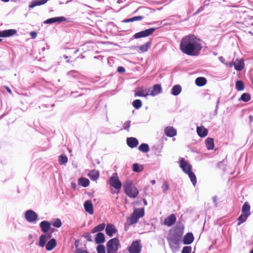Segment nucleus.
Segmentation results:
<instances>
[{"instance_id":"nucleus-44","label":"nucleus","mask_w":253,"mask_h":253,"mask_svg":"<svg viewBox=\"0 0 253 253\" xmlns=\"http://www.w3.org/2000/svg\"><path fill=\"white\" fill-rule=\"evenodd\" d=\"M97 253H106L105 247L102 245H99L97 247Z\"/></svg>"},{"instance_id":"nucleus-37","label":"nucleus","mask_w":253,"mask_h":253,"mask_svg":"<svg viewBox=\"0 0 253 253\" xmlns=\"http://www.w3.org/2000/svg\"><path fill=\"white\" fill-rule=\"evenodd\" d=\"M187 174L188 175L193 184L195 186L197 182V179L195 174L192 172V171Z\"/></svg>"},{"instance_id":"nucleus-19","label":"nucleus","mask_w":253,"mask_h":253,"mask_svg":"<svg viewBox=\"0 0 253 253\" xmlns=\"http://www.w3.org/2000/svg\"><path fill=\"white\" fill-rule=\"evenodd\" d=\"M162 92V87L160 84H155L153 87V89L151 92V93L149 94L150 95H151L152 96H155L158 95V94Z\"/></svg>"},{"instance_id":"nucleus-38","label":"nucleus","mask_w":253,"mask_h":253,"mask_svg":"<svg viewBox=\"0 0 253 253\" xmlns=\"http://www.w3.org/2000/svg\"><path fill=\"white\" fill-rule=\"evenodd\" d=\"M47 240L44 235H42L40 237L39 246L41 247H43L45 245Z\"/></svg>"},{"instance_id":"nucleus-3","label":"nucleus","mask_w":253,"mask_h":253,"mask_svg":"<svg viewBox=\"0 0 253 253\" xmlns=\"http://www.w3.org/2000/svg\"><path fill=\"white\" fill-rule=\"evenodd\" d=\"M123 187L126 194L130 198H135L139 194L138 189L131 180H127L124 183Z\"/></svg>"},{"instance_id":"nucleus-33","label":"nucleus","mask_w":253,"mask_h":253,"mask_svg":"<svg viewBox=\"0 0 253 253\" xmlns=\"http://www.w3.org/2000/svg\"><path fill=\"white\" fill-rule=\"evenodd\" d=\"M105 226V223H102L98 225L97 226L95 227L92 230L91 232L92 233H96L97 232L101 231L103 230Z\"/></svg>"},{"instance_id":"nucleus-50","label":"nucleus","mask_w":253,"mask_h":253,"mask_svg":"<svg viewBox=\"0 0 253 253\" xmlns=\"http://www.w3.org/2000/svg\"><path fill=\"white\" fill-rule=\"evenodd\" d=\"M129 127H130V122H126L124 124L123 127H124V129H126L127 131H128Z\"/></svg>"},{"instance_id":"nucleus-40","label":"nucleus","mask_w":253,"mask_h":253,"mask_svg":"<svg viewBox=\"0 0 253 253\" xmlns=\"http://www.w3.org/2000/svg\"><path fill=\"white\" fill-rule=\"evenodd\" d=\"M141 101L139 99H136L132 102V105L135 109H139L142 106Z\"/></svg>"},{"instance_id":"nucleus-49","label":"nucleus","mask_w":253,"mask_h":253,"mask_svg":"<svg viewBox=\"0 0 253 253\" xmlns=\"http://www.w3.org/2000/svg\"><path fill=\"white\" fill-rule=\"evenodd\" d=\"M53 23H55L54 17L48 19L44 21L45 24H52Z\"/></svg>"},{"instance_id":"nucleus-7","label":"nucleus","mask_w":253,"mask_h":253,"mask_svg":"<svg viewBox=\"0 0 253 253\" xmlns=\"http://www.w3.org/2000/svg\"><path fill=\"white\" fill-rule=\"evenodd\" d=\"M229 66L230 67L234 66L237 71H241L244 67V62L242 59H233L229 63Z\"/></svg>"},{"instance_id":"nucleus-22","label":"nucleus","mask_w":253,"mask_h":253,"mask_svg":"<svg viewBox=\"0 0 253 253\" xmlns=\"http://www.w3.org/2000/svg\"><path fill=\"white\" fill-rule=\"evenodd\" d=\"M99 173L97 170H90L88 174V177L92 180H96L99 177Z\"/></svg>"},{"instance_id":"nucleus-30","label":"nucleus","mask_w":253,"mask_h":253,"mask_svg":"<svg viewBox=\"0 0 253 253\" xmlns=\"http://www.w3.org/2000/svg\"><path fill=\"white\" fill-rule=\"evenodd\" d=\"M249 216L247 214H244V213H242L239 216V217L238 218L237 220L238 221V225H240V224H241L242 223H244V222H245L248 217H249Z\"/></svg>"},{"instance_id":"nucleus-20","label":"nucleus","mask_w":253,"mask_h":253,"mask_svg":"<svg viewBox=\"0 0 253 253\" xmlns=\"http://www.w3.org/2000/svg\"><path fill=\"white\" fill-rule=\"evenodd\" d=\"M56 246V240L54 238L50 239L46 245V249L47 251L52 250Z\"/></svg>"},{"instance_id":"nucleus-18","label":"nucleus","mask_w":253,"mask_h":253,"mask_svg":"<svg viewBox=\"0 0 253 253\" xmlns=\"http://www.w3.org/2000/svg\"><path fill=\"white\" fill-rule=\"evenodd\" d=\"M197 132L199 136L204 137L208 135V129L203 126H197Z\"/></svg>"},{"instance_id":"nucleus-39","label":"nucleus","mask_w":253,"mask_h":253,"mask_svg":"<svg viewBox=\"0 0 253 253\" xmlns=\"http://www.w3.org/2000/svg\"><path fill=\"white\" fill-rule=\"evenodd\" d=\"M244 84L242 81H238L236 83V88L238 91L243 90L244 89Z\"/></svg>"},{"instance_id":"nucleus-27","label":"nucleus","mask_w":253,"mask_h":253,"mask_svg":"<svg viewBox=\"0 0 253 253\" xmlns=\"http://www.w3.org/2000/svg\"><path fill=\"white\" fill-rule=\"evenodd\" d=\"M143 19V16H134L130 18L126 19L123 21V23H128V22H132L135 21H140Z\"/></svg>"},{"instance_id":"nucleus-28","label":"nucleus","mask_w":253,"mask_h":253,"mask_svg":"<svg viewBox=\"0 0 253 253\" xmlns=\"http://www.w3.org/2000/svg\"><path fill=\"white\" fill-rule=\"evenodd\" d=\"M181 91V87L179 85H175L173 86L171 90V93L176 96L178 95Z\"/></svg>"},{"instance_id":"nucleus-9","label":"nucleus","mask_w":253,"mask_h":253,"mask_svg":"<svg viewBox=\"0 0 253 253\" xmlns=\"http://www.w3.org/2000/svg\"><path fill=\"white\" fill-rule=\"evenodd\" d=\"M110 185L116 189L120 190L122 187V183L118 177L117 176H112L109 179Z\"/></svg>"},{"instance_id":"nucleus-53","label":"nucleus","mask_w":253,"mask_h":253,"mask_svg":"<svg viewBox=\"0 0 253 253\" xmlns=\"http://www.w3.org/2000/svg\"><path fill=\"white\" fill-rule=\"evenodd\" d=\"M125 69L122 66H120L117 68V71L119 73H123L125 72Z\"/></svg>"},{"instance_id":"nucleus-24","label":"nucleus","mask_w":253,"mask_h":253,"mask_svg":"<svg viewBox=\"0 0 253 253\" xmlns=\"http://www.w3.org/2000/svg\"><path fill=\"white\" fill-rule=\"evenodd\" d=\"M250 209L251 207L249 204L248 202H245L242 208V213L246 214L250 216L251 214Z\"/></svg>"},{"instance_id":"nucleus-5","label":"nucleus","mask_w":253,"mask_h":253,"mask_svg":"<svg viewBox=\"0 0 253 253\" xmlns=\"http://www.w3.org/2000/svg\"><path fill=\"white\" fill-rule=\"evenodd\" d=\"M120 247V241L117 238L111 239L106 244L107 253H116Z\"/></svg>"},{"instance_id":"nucleus-43","label":"nucleus","mask_w":253,"mask_h":253,"mask_svg":"<svg viewBox=\"0 0 253 253\" xmlns=\"http://www.w3.org/2000/svg\"><path fill=\"white\" fill-rule=\"evenodd\" d=\"M146 37H148L153 34V33L155 31V29L153 28L146 29L144 31H142Z\"/></svg>"},{"instance_id":"nucleus-17","label":"nucleus","mask_w":253,"mask_h":253,"mask_svg":"<svg viewBox=\"0 0 253 253\" xmlns=\"http://www.w3.org/2000/svg\"><path fill=\"white\" fill-rule=\"evenodd\" d=\"M40 225L42 231L44 233H47L51 227L50 223L47 221H42Z\"/></svg>"},{"instance_id":"nucleus-6","label":"nucleus","mask_w":253,"mask_h":253,"mask_svg":"<svg viewBox=\"0 0 253 253\" xmlns=\"http://www.w3.org/2000/svg\"><path fill=\"white\" fill-rule=\"evenodd\" d=\"M142 250L140 240H136L132 242L127 250L129 253H140Z\"/></svg>"},{"instance_id":"nucleus-42","label":"nucleus","mask_w":253,"mask_h":253,"mask_svg":"<svg viewBox=\"0 0 253 253\" xmlns=\"http://www.w3.org/2000/svg\"><path fill=\"white\" fill-rule=\"evenodd\" d=\"M52 225L55 227L59 228L61 226L62 223L60 219L57 218L53 221Z\"/></svg>"},{"instance_id":"nucleus-15","label":"nucleus","mask_w":253,"mask_h":253,"mask_svg":"<svg viewBox=\"0 0 253 253\" xmlns=\"http://www.w3.org/2000/svg\"><path fill=\"white\" fill-rule=\"evenodd\" d=\"M194 241V236L192 233H187L183 238V242L185 245L191 244Z\"/></svg>"},{"instance_id":"nucleus-13","label":"nucleus","mask_w":253,"mask_h":253,"mask_svg":"<svg viewBox=\"0 0 253 253\" xmlns=\"http://www.w3.org/2000/svg\"><path fill=\"white\" fill-rule=\"evenodd\" d=\"M84 208L85 211L89 214L92 215L94 213V210L92 202L90 200L86 201L84 203Z\"/></svg>"},{"instance_id":"nucleus-10","label":"nucleus","mask_w":253,"mask_h":253,"mask_svg":"<svg viewBox=\"0 0 253 253\" xmlns=\"http://www.w3.org/2000/svg\"><path fill=\"white\" fill-rule=\"evenodd\" d=\"M176 217L174 214H171L165 218L164 220V224L170 227L173 225L176 222Z\"/></svg>"},{"instance_id":"nucleus-36","label":"nucleus","mask_w":253,"mask_h":253,"mask_svg":"<svg viewBox=\"0 0 253 253\" xmlns=\"http://www.w3.org/2000/svg\"><path fill=\"white\" fill-rule=\"evenodd\" d=\"M251 97V95L249 93H244L241 95V97L239 99V100H242L245 102H247L250 100Z\"/></svg>"},{"instance_id":"nucleus-60","label":"nucleus","mask_w":253,"mask_h":253,"mask_svg":"<svg viewBox=\"0 0 253 253\" xmlns=\"http://www.w3.org/2000/svg\"><path fill=\"white\" fill-rule=\"evenodd\" d=\"M3 31H0V37H4Z\"/></svg>"},{"instance_id":"nucleus-16","label":"nucleus","mask_w":253,"mask_h":253,"mask_svg":"<svg viewBox=\"0 0 253 253\" xmlns=\"http://www.w3.org/2000/svg\"><path fill=\"white\" fill-rule=\"evenodd\" d=\"M127 145L130 148H134L138 144V140L135 137H128L126 139Z\"/></svg>"},{"instance_id":"nucleus-61","label":"nucleus","mask_w":253,"mask_h":253,"mask_svg":"<svg viewBox=\"0 0 253 253\" xmlns=\"http://www.w3.org/2000/svg\"><path fill=\"white\" fill-rule=\"evenodd\" d=\"M203 7H201L197 11V12H200V11H202L203 10Z\"/></svg>"},{"instance_id":"nucleus-55","label":"nucleus","mask_w":253,"mask_h":253,"mask_svg":"<svg viewBox=\"0 0 253 253\" xmlns=\"http://www.w3.org/2000/svg\"><path fill=\"white\" fill-rule=\"evenodd\" d=\"M217 197L216 196H214L213 198H212V200H213V203H214L215 205L216 206L217 205Z\"/></svg>"},{"instance_id":"nucleus-35","label":"nucleus","mask_w":253,"mask_h":253,"mask_svg":"<svg viewBox=\"0 0 253 253\" xmlns=\"http://www.w3.org/2000/svg\"><path fill=\"white\" fill-rule=\"evenodd\" d=\"M132 169L135 172H139L143 170V167L142 165L135 163L133 165Z\"/></svg>"},{"instance_id":"nucleus-63","label":"nucleus","mask_w":253,"mask_h":253,"mask_svg":"<svg viewBox=\"0 0 253 253\" xmlns=\"http://www.w3.org/2000/svg\"><path fill=\"white\" fill-rule=\"evenodd\" d=\"M155 183H156V181H155V180H152L151 181V183H152L153 185L155 184Z\"/></svg>"},{"instance_id":"nucleus-2","label":"nucleus","mask_w":253,"mask_h":253,"mask_svg":"<svg viewBox=\"0 0 253 253\" xmlns=\"http://www.w3.org/2000/svg\"><path fill=\"white\" fill-rule=\"evenodd\" d=\"M184 226L181 222H178L176 225L169 231L167 237L169 245L172 251L177 249L183 234Z\"/></svg>"},{"instance_id":"nucleus-59","label":"nucleus","mask_w":253,"mask_h":253,"mask_svg":"<svg viewBox=\"0 0 253 253\" xmlns=\"http://www.w3.org/2000/svg\"><path fill=\"white\" fill-rule=\"evenodd\" d=\"M249 118L251 123L253 122V116H250Z\"/></svg>"},{"instance_id":"nucleus-64","label":"nucleus","mask_w":253,"mask_h":253,"mask_svg":"<svg viewBox=\"0 0 253 253\" xmlns=\"http://www.w3.org/2000/svg\"><path fill=\"white\" fill-rule=\"evenodd\" d=\"M251 80L252 84H253V76L251 77Z\"/></svg>"},{"instance_id":"nucleus-51","label":"nucleus","mask_w":253,"mask_h":253,"mask_svg":"<svg viewBox=\"0 0 253 253\" xmlns=\"http://www.w3.org/2000/svg\"><path fill=\"white\" fill-rule=\"evenodd\" d=\"M74 253H88V252L81 249H77L75 251Z\"/></svg>"},{"instance_id":"nucleus-46","label":"nucleus","mask_w":253,"mask_h":253,"mask_svg":"<svg viewBox=\"0 0 253 253\" xmlns=\"http://www.w3.org/2000/svg\"><path fill=\"white\" fill-rule=\"evenodd\" d=\"M192 248L191 246H185L182 249L181 253H191Z\"/></svg>"},{"instance_id":"nucleus-56","label":"nucleus","mask_w":253,"mask_h":253,"mask_svg":"<svg viewBox=\"0 0 253 253\" xmlns=\"http://www.w3.org/2000/svg\"><path fill=\"white\" fill-rule=\"evenodd\" d=\"M51 233H52V232H51L50 233H49L48 234L44 235V236L46 237V239L47 240H48L49 239H50L51 237Z\"/></svg>"},{"instance_id":"nucleus-1","label":"nucleus","mask_w":253,"mask_h":253,"mask_svg":"<svg viewBox=\"0 0 253 253\" xmlns=\"http://www.w3.org/2000/svg\"><path fill=\"white\" fill-rule=\"evenodd\" d=\"M202 47L201 39L191 34L183 37L179 45L181 51L190 56L198 55Z\"/></svg>"},{"instance_id":"nucleus-8","label":"nucleus","mask_w":253,"mask_h":253,"mask_svg":"<svg viewBox=\"0 0 253 253\" xmlns=\"http://www.w3.org/2000/svg\"><path fill=\"white\" fill-rule=\"evenodd\" d=\"M25 217L28 222H33L37 220L38 215L33 211L29 210L25 212Z\"/></svg>"},{"instance_id":"nucleus-57","label":"nucleus","mask_w":253,"mask_h":253,"mask_svg":"<svg viewBox=\"0 0 253 253\" xmlns=\"http://www.w3.org/2000/svg\"><path fill=\"white\" fill-rule=\"evenodd\" d=\"M4 87L6 89V90L10 94H12L11 90L7 86H4Z\"/></svg>"},{"instance_id":"nucleus-34","label":"nucleus","mask_w":253,"mask_h":253,"mask_svg":"<svg viewBox=\"0 0 253 253\" xmlns=\"http://www.w3.org/2000/svg\"><path fill=\"white\" fill-rule=\"evenodd\" d=\"M150 46H151V43L148 42L145 43V44L140 46L139 47V49L142 52H146L150 47Z\"/></svg>"},{"instance_id":"nucleus-47","label":"nucleus","mask_w":253,"mask_h":253,"mask_svg":"<svg viewBox=\"0 0 253 253\" xmlns=\"http://www.w3.org/2000/svg\"><path fill=\"white\" fill-rule=\"evenodd\" d=\"M143 33H144L143 32V31L137 33L134 35V37L136 39L141 38H143V37H146V36Z\"/></svg>"},{"instance_id":"nucleus-12","label":"nucleus","mask_w":253,"mask_h":253,"mask_svg":"<svg viewBox=\"0 0 253 253\" xmlns=\"http://www.w3.org/2000/svg\"><path fill=\"white\" fill-rule=\"evenodd\" d=\"M105 231L107 235L112 237L113 234L117 232V230L113 224H108L106 227Z\"/></svg>"},{"instance_id":"nucleus-25","label":"nucleus","mask_w":253,"mask_h":253,"mask_svg":"<svg viewBox=\"0 0 253 253\" xmlns=\"http://www.w3.org/2000/svg\"><path fill=\"white\" fill-rule=\"evenodd\" d=\"M207 82V79L204 77H198L195 80V84L198 86L205 85Z\"/></svg>"},{"instance_id":"nucleus-62","label":"nucleus","mask_w":253,"mask_h":253,"mask_svg":"<svg viewBox=\"0 0 253 253\" xmlns=\"http://www.w3.org/2000/svg\"><path fill=\"white\" fill-rule=\"evenodd\" d=\"M72 188L75 189L76 188V184L75 183H72Z\"/></svg>"},{"instance_id":"nucleus-41","label":"nucleus","mask_w":253,"mask_h":253,"mask_svg":"<svg viewBox=\"0 0 253 253\" xmlns=\"http://www.w3.org/2000/svg\"><path fill=\"white\" fill-rule=\"evenodd\" d=\"M68 158L66 156L60 155L59 157V163L60 165H64L67 163Z\"/></svg>"},{"instance_id":"nucleus-29","label":"nucleus","mask_w":253,"mask_h":253,"mask_svg":"<svg viewBox=\"0 0 253 253\" xmlns=\"http://www.w3.org/2000/svg\"><path fill=\"white\" fill-rule=\"evenodd\" d=\"M79 184L82 186L85 187L89 185V181L88 179L84 177H81L79 179Z\"/></svg>"},{"instance_id":"nucleus-54","label":"nucleus","mask_w":253,"mask_h":253,"mask_svg":"<svg viewBox=\"0 0 253 253\" xmlns=\"http://www.w3.org/2000/svg\"><path fill=\"white\" fill-rule=\"evenodd\" d=\"M30 36L32 39H35L37 36V33L35 31H32L30 33Z\"/></svg>"},{"instance_id":"nucleus-23","label":"nucleus","mask_w":253,"mask_h":253,"mask_svg":"<svg viewBox=\"0 0 253 253\" xmlns=\"http://www.w3.org/2000/svg\"><path fill=\"white\" fill-rule=\"evenodd\" d=\"M149 94L147 89H144L141 87L138 88V90L135 93L134 95L135 96L146 97Z\"/></svg>"},{"instance_id":"nucleus-32","label":"nucleus","mask_w":253,"mask_h":253,"mask_svg":"<svg viewBox=\"0 0 253 253\" xmlns=\"http://www.w3.org/2000/svg\"><path fill=\"white\" fill-rule=\"evenodd\" d=\"M4 37H8L15 35L16 31L14 29H10L3 31Z\"/></svg>"},{"instance_id":"nucleus-31","label":"nucleus","mask_w":253,"mask_h":253,"mask_svg":"<svg viewBox=\"0 0 253 253\" xmlns=\"http://www.w3.org/2000/svg\"><path fill=\"white\" fill-rule=\"evenodd\" d=\"M138 149L143 152L147 153L149 151L150 148L149 145L146 143H142L139 147Z\"/></svg>"},{"instance_id":"nucleus-4","label":"nucleus","mask_w":253,"mask_h":253,"mask_svg":"<svg viewBox=\"0 0 253 253\" xmlns=\"http://www.w3.org/2000/svg\"><path fill=\"white\" fill-rule=\"evenodd\" d=\"M144 215V210L143 208L135 209L133 213L126 219V223L128 225H131L138 221L140 217Z\"/></svg>"},{"instance_id":"nucleus-52","label":"nucleus","mask_w":253,"mask_h":253,"mask_svg":"<svg viewBox=\"0 0 253 253\" xmlns=\"http://www.w3.org/2000/svg\"><path fill=\"white\" fill-rule=\"evenodd\" d=\"M84 237L86 238L88 241H91V236L89 233H85L84 234Z\"/></svg>"},{"instance_id":"nucleus-14","label":"nucleus","mask_w":253,"mask_h":253,"mask_svg":"<svg viewBox=\"0 0 253 253\" xmlns=\"http://www.w3.org/2000/svg\"><path fill=\"white\" fill-rule=\"evenodd\" d=\"M165 133L169 137H172L175 136L177 134L176 130L172 126H167L165 128Z\"/></svg>"},{"instance_id":"nucleus-48","label":"nucleus","mask_w":253,"mask_h":253,"mask_svg":"<svg viewBox=\"0 0 253 253\" xmlns=\"http://www.w3.org/2000/svg\"><path fill=\"white\" fill-rule=\"evenodd\" d=\"M55 22L61 23L66 21V18L64 17H54Z\"/></svg>"},{"instance_id":"nucleus-11","label":"nucleus","mask_w":253,"mask_h":253,"mask_svg":"<svg viewBox=\"0 0 253 253\" xmlns=\"http://www.w3.org/2000/svg\"><path fill=\"white\" fill-rule=\"evenodd\" d=\"M180 168L186 173H188L191 171L192 166L185 161L184 159L182 158L180 160Z\"/></svg>"},{"instance_id":"nucleus-45","label":"nucleus","mask_w":253,"mask_h":253,"mask_svg":"<svg viewBox=\"0 0 253 253\" xmlns=\"http://www.w3.org/2000/svg\"><path fill=\"white\" fill-rule=\"evenodd\" d=\"M162 188L164 191V192L166 193V192L169 189V185L168 181H164L163 184L162 185Z\"/></svg>"},{"instance_id":"nucleus-58","label":"nucleus","mask_w":253,"mask_h":253,"mask_svg":"<svg viewBox=\"0 0 253 253\" xmlns=\"http://www.w3.org/2000/svg\"><path fill=\"white\" fill-rule=\"evenodd\" d=\"M219 60H220L222 63H224L225 59H224V58L223 57H222V56L219 57Z\"/></svg>"},{"instance_id":"nucleus-26","label":"nucleus","mask_w":253,"mask_h":253,"mask_svg":"<svg viewBox=\"0 0 253 253\" xmlns=\"http://www.w3.org/2000/svg\"><path fill=\"white\" fill-rule=\"evenodd\" d=\"M105 241V236L103 233L99 232L96 234L95 242L97 244H101Z\"/></svg>"},{"instance_id":"nucleus-21","label":"nucleus","mask_w":253,"mask_h":253,"mask_svg":"<svg viewBox=\"0 0 253 253\" xmlns=\"http://www.w3.org/2000/svg\"><path fill=\"white\" fill-rule=\"evenodd\" d=\"M205 144L208 150H213L214 148V140L212 138L208 137L205 141Z\"/></svg>"}]
</instances>
